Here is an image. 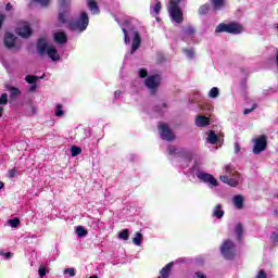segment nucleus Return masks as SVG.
Wrapping results in <instances>:
<instances>
[{
    "label": "nucleus",
    "instance_id": "obj_24",
    "mask_svg": "<svg viewBox=\"0 0 278 278\" xmlns=\"http://www.w3.org/2000/svg\"><path fill=\"white\" fill-rule=\"evenodd\" d=\"M225 216V211L223 210V204H217L213 208L212 217L217 218V220H222V218Z\"/></svg>",
    "mask_w": 278,
    "mask_h": 278
},
{
    "label": "nucleus",
    "instance_id": "obj_9",
    "mask_svg": "<svg viewBox=\"0 0 278 278\" xmlns=\"http://www.w3.org/2000/svg\"><path fill=\"white\" fill-rule=\"evenodd\" d=\"M266 149H268V138L266 137V135H261L260 137L254 139V155H260V153L266 151Z\"/></svg>",
    "mask_w": 278,
    "mask_h": 278
},
{
    "label": "nucleus",
    "instance_id": "obj_50",
    "mask_svg": "<svg viewBox=\"0 0 278 278\" xmlns=\"http://www.w3.org/2000/svg\"><path fill=\"white\" fill-rule=\"evenodd\" d=\"M255 278H268V276L266 275V270L261 269Z\"/></svg>",
    "mask_w": 278,
    "mask_h": 278
},
{
    "label": "nucleus",
    "instance_id": "obj_8",
    "mask_svg": "<svg viewBox=\"0 0 278 278\" xmlns=\"http://www.w3.org/2000/svg\"><path fill=\"white\" fill-rule=\"evenodd\" d=\"M161 81L162 77L157 74H153L144 79V86L150 90L151 94H155V92H157V88H160Z\"/></svg>",
    "mask_w": 278,
    "mask_h": 278
},
{
    "label": "nucleus",
    "instance_id": "obj_40",
    "mask_svg": "<svg viewBox=\"0 0 278 278\" xmlns=\"http://www.w3.org/2000/svg\"><path fill=\"white\" fill-rule=\"evenodd\" d=\"M0 257H3V260H12V252L0 250Z\"/></svg>",
    "mask_w": 278,
    "mask_h": 278
},
{
    "label": "nucleus",
    "instance_id": "obj_62",
    "mask_svg": "<svg viewBox=\"0 0 278 278\" xmlns=\"http://www.w3.org/2000/svg\"><path fill=\"white\" fill-rule=\"evenodd\" d=\"M3 188H5V182L0 181V192L3 190Z\"/></svg>",
    "mask_w": 278,
    "mask_h": 278
},
{
    "label": "nucleus",
    "instance_id": "obj_51",
    "mask_svg": "<svg viewBox=\"0 0 278 278\" xmlns=\"http://www.w3.org/2000/svg\"><path fill=\"white\" fill-rule=\"evenodd\" d=\"M3 23H5V14L0 13V29L3 27Z\"/></svg>",
    "mask_w": 278,
    "mask_h": 278
},
{
    "label": "nucleus",
    "instance_id": "obj_13",
    "mask_svg": "<svg viewBox=\"0 0 278 278\" xmlns=\"http://www.w3.org/2000/svg\"><path fill=\"white\" fill-rule=\"evenodd\" d=\"M194 34H197L194 26L189 25V26L182 28L180 38L184 42H187V45H192V42H194Z\"/></svg>",
    "mask_w": 278,
    "mask_h": 278
},
{
    "label": "nucleus",
    "instance_id": "obj_38",
    "mask_svg": "<svg viewBox=\"0 0 278 278\" xmlns=\"http://www.w3.org/2000/svg\"><path fill=\"white\" fill-rule=\"evenodd\" d=\"M123 94H125V92H123L122 90H116L114 92L113 103H116L118 99H123Z\"/></svg>",
    "mask_w": 278,
    "mask_h": 278
},
{
    "label": "nucleus",
    "instance_id": "obj_30",
    "mask_svg": "<svg viewBox=\"0 0 278 278\" xmlns=\"http://www.w3.org/2000/svg\"><path fill=\"white\" fill-rule=\"evenodd\" d=\"M54 116H56V118H62V116H64V106L62 104L55 105Z\"/></svg>",
    "mask_w": 278,
    "mask_h": 278
},
{
    "label": "nucleus",
    "instance_id": "obj_54",
    "mask_svg": "<svg viewBox=\"0 0 278 278\" xmlns=\"http://www.w3.org/2000/svg\"><path fill=\"white\" fill-rule=\"evenodd\" d=\"M123 71H125V63H123V66H122L121 71H119L121 79H125V77H126Z\"/></svg>",
    "mask_w": 278,
    "mask_h": 278
},
{
    "label": "nucleus",
    "instance_id": "obj_36",
    "mask_svg": "<svg viewBox=\"0 0 278 278\" xmlns=\"http://www.w3.org/2000/svg\"><path fill=\"white\" fill-rule=\"evenodd\" d=\"M184 53L188 60H194V50L193 49H184Z\"/></svg>",
    "mask_w": 278,
    "mask_h": 278
},
{
    "label": "nucleus",
    "instance_id": "obj_28",
    "mask_svg": "<svg viewBox=\"0 0 278 278\" xmlns=\"http://www.w3.org/2000/svg\"><path fill=\"white\" fill-rule=\"evenodd\" d=\"M75 233L78 238H86V236H88V229L84 226H77L75 228Z\"/></svg>",
    "mask_w": 278,
    "mask_h": 278
},
{
    "label": "nucleus",
    "instance_id": "obj_61",
    "mask_svg": "<svg viewBox=\"0 0 278 278\" xmlns=\"http://www.w3.org/2000/svg\"><path fill=\"white\" fill-rule=\"evenodd\" d=\"M197 264H203L204 260L203 257L195 258Z\"/></svg>",
    "mask_w": 278,
    "mask_h": 278
},
{
    "label": "nucleus",
    "instance_id": "obj_53",
    "mask_svg": "<svg viewBox=\"0 0 278 278\" xmlns=\"http://www.w3.org/2000/svg\"><path fill=\"white\" fill-rule=\"evenodd\" d=\"M219 179L223 181V184H228V181H229V176L223 175V176L219 177Z\"/></svg>",
    "mask_w": 278,
    "mask_h": 278
},
{
    "label": "nucleus",
    "instance_id": "obj_19",
    "mask_svg": "<svg viewBox=\"0 0 278 278\" xmlns=\"http://www.w3.org/2000/svg\"><path fill=\"white\" fill-rule=\"evenodd\" d=\"M5 88L7 90H9L10 92L9 97L12 101H16V99H18V97H21L22 94L21 89H18L17 87H14L12 85H7Z\"/></svg>",
    "mask_w": 278,
    "mask_h": 278
},
{
    "label": "nucleus",
    "instance_id": "obj_48",
    "mask_svg": "<svg viewBox=\"0 0 278 278\" xmlns=\"http://www.w3.org/2000/svg\"><path fill=\"white\" fill-rule=\"evenodd\" d=\"M64 275H68L70 277H75V268H65Z\"/></svg>",
    "mask_w": 278,
    "mask_h": 278
},
{
    "label": "nucleus",
    "instance_id": "obj_18",
    "mask_svg": "<svg viewBox=\"0 0 278 278\" xmlns=\"http://www.w3.org/2000/svg\"><path fill=\"white\" fill-rule=\"evenodd\" d=\"M162 11V2L160 0H151L150 2V14L157 18L160 12Z\"/></svg>",
    "mask_w": 278,
    "mask_h": 278
},
{
    "label": "nucleus",
    "instance_id": "obj_2",
    "mask_svg": "<svg viewBox=\"0 0 278 278\" xmlns=\"http://www.w3.org/2000/svg\"><path fill=\"white\" fill-rule=\"evenodd\" d=\"M68 18H71V0H59L58 23L60 25H67L70 31H77V34H84L90 25V17L86 11H81L76 20L68 21Z\"/></svg>",
    "mask_w": 278,
    "mask_h": 278
},
{
    "label": "nucleus",
    "instance_id": "obj_17",
    "mask_svg": "<svg viewBox=\"0 0 278 278\" xmlns=\"http://www.w3.org/2000/svg\"><path fill=\"white\" fill-rule=\"evenodd\" d=\"M52 38L56 45H60L61 47L66 45L68 42V35H66V31L64 30H58L53 33Z\"/></svg>",
    "mask_w": 278,
    "mask_h": 278
},
{
    "label": "nucleus",
    "instance_id": "obj_42",
    "mask_svg": "<svg viewBox=\"0 0 278 278\" xmlns=\"http://www.w3.org/2000/svg\"><path fill=\"white\" fill-rule=\"evenodd\" d=\"M269 240L270 242H273L274 244H278V233L273 231L269 236Z\"/></svg>",
    "mask_w": 278,
    "mask_h": 278
},
{
    "label": "nucleus",
    "instance_id": "obj_39",
    "mask_svg": "<svg viewBox=\"0 0 278 278\" xmlns=\"http://www.w3.org/2000/svg\"><path fill=\"white\" fill-rule=\"evenodd\" d=\"M149 75V72L147 71V68H139V73H138V77L140 79H147V77Z\"/></svg>",
    "mask_w": 278,
    "mask_h": 278
},
{
    "label": "nucleus",
    "instance_id": "obj_10",
    "mask_svg": "<svg viewBox=\"0 0 278 278\" xmlns=\"http://www.w3.org/2000/svg\"><path fill=\"white\" fill-rule=\"evenodd\" d=\"M159 131L161 139L165 140V142H173L175 140V132H173L168 124L159 123Z\"/></svg>",
    "mask_w": 278,
    "mask_h": 278
},
{
    "label": "nucleus",
    "instance_id": "obj_59",
    "mask_svg": "<svg viewBox=\"0 0 278 278\" xmlns=\"http://www.w3.org/2000/svg\"><path fill=\"white\" fill-rule=\"evenodd\" d=\"M273 92H277V88H269L267 94H273Z\"/></svg>",
    "mask_w": 278,
    "mask_h": 278
},
{
    "label": "nucleus",
    "instance_id": "obj_31",
    "mask_svg": "<svg viewBox=\"0 0 278 278\" xmlns=\"http://www.w3.org/2000/svg\"><path fill=\"white\" fill-rule=\"evenodd\" d=\"M117 238L119 240H125V241L129 240V229H127V228L122 229L118 232Z\"/></svg>",
    "mask_w": 278,
    "mask_h": 278
},
{
    "label": "nucleus",
    "instance_id": "obj_11",
    "mask_svg": "<svg viewBox=\"0 0 278 278\" xmlns=\"http://www.w3.org/2000/svg\"><path fill=\"white\" fill-rule=\"evenodd\" d=\"M45 77H47V74H42L41 76L26 75L24 80L26 84H29V87L26 89L27 92H36V90H38V81H40V79H45Z\"/></svg>",
    "mask_w": 278,
    "mask_h": 278
},
{
    "label": "nucleus",
    "instance_id": "obj_21",
    "mask_svg": "<svg viewBox=\"0 0 278 278\" xmlns=\"http://www.w3.org/2000/svg\"><path fill=\"white\" fill-rule=\"evenodd\" d=\"M87 8L90 10L91 14L97 15L101 14V9L99 8V3L94 0H87Z\"/></svg>",
    "mask_w": 278,
    "mask_h": 278
},
{
    "label": "nucleus",
    "instance_id": "obj_32",
    "mask_svg": "<svg viewBox=\"0 0 278 278\" xmlns=\"http://www.w3.org/2000/svg\"><path fill=\"white\" fill-rule=\"evenodd\" d=\"M198 12H199L200 16H205V15L210 14V3L202 4L199 8Z\"/></svg>",
    "mask_w": 278,
    "mask_h": 278
},
{
    "label": "nucleus",
    "instance_id": "obj_14",
    "mask_svg": "<svg viewBox=\"0 0 278 278\" xmlns=\"http://www.w3.org/2000/svg\"><path fill=\"white\" fill-rule=\"evenodd\" d=\"M166 110H168V104L166 102H161L152 108L150 116L152 118H163Z\"/></svg>",
    "mask_w": 278,
    "mask_h": 278
},
{
    "label": "nucleus",
    "instance_id": "obj_57",
    "mask_svg": "<svg viewBox=\"0 0 278 278\" xmlns=\"http://www.w3.org/2000/svg\"><path fill=\"white\" fill-rule=\"evenodd\" d=\"M135 161H136V154H129L128 162H135Z\"/></svg>",
    "mask_w": 278,
    "mask_h": 278
},
{
    "label": "nucleus",
    "instance_id": "obj_64",
    "mask_svg": "<svg viewBox=\"0 0 278 278\" xmlns=\"http://www.w3.org/2000/svg\"><path fill=\"white\" fill-rule=\"evenodd\" d=\"M3 116V106L0 105V118Z\"/></svg>",
    "mask_w": 278,
    "mask_h": 278
},
{
    "label": "nucleus",
    "instance_id": "obj_60",
    "mask_svg": "<svg viewBox=\"0 0 278 278\" xmlns=\"http://www.w3.org/2000/svg\"><path fill=\"white\" fill-rule=\"evenodd\" d=\"M53 253H55L56 257L60 255V250L58 249V244H55V249L53 250Z\"/></svg>",
    "mask_w": 278,
    "mask_h": 278
},
{
    "label": "nucleus",
    "instance_id": "obj_12",
    "mask_svg": "<svg viewBox=\"0 0 278 278\" xmlns=\"http://www.w3.org/2000/svg\"><path fill=\"white\" fill-rule=\"evenodd\" d=\"M17 37L14 36L13 33H7L4 35V47L7 49H15V51H21L23 49V46L21 43H16Z\"/></svg>",
    "mask_w": 278,
    "mask_h": 278
},
{
    "label": "nucleus",
    "instance_id": "obj_15",
    "mask_svg": "<svg viewBox=\"0 0 278 278\" xmlns=\"http://www.w3.org/2000/svg\"><path fill=\"white\" fill-rule=\"evenodd\" d=\"M15 34L21 38H31L34 35V29L29 23H24L22 26L16 28Z\"/></svg>",
    "mask_w": 278,
    "mask_h": 278
},
{
    "label": "nucleus",
    "instance_id": "obj_47",
    "mask_svg": "<svg viewBox=\"0 0 278 278\" xmlns=\"http://www.w3.org/2000/svg\"><path fill=\"white\" fill-rule=\"evenodd\" d=\"M242 92H247V78H242L239 83Z\"/></svg>",
    "mask_w": 278,
    "mask_h": 278
},
{
    "label": "nucleus",
    "instance_id": "obj_37",
    "mask_svg": "<svg viewBox=\"0 0 278 278\" xmlns=\"http://www.w3.org/2000/svg\"><path fill=\"white\" fill-rule=\"evenodd\" d=\"M17 174H18V169H16V167H14V168L8 170L7 177L9 179H14V177H16Z\"/></svg>",
    "mask_w": 278,
    "mask_h": 278
},
{
    "label": "nucleus",
    "instance_id": "obj_45",
    "mask_svg": "<svg viewBox=\"0 0 278 278\" xmlns=\"http://www.w3.org/2000/svg\"><path fill=\"white\" fill-rule=\"evenodd\" d=\"M38 275L40 278H43L47 276V267L45 266H40L39 269H38Z\"/></svg>",
    "mask_w": 278,
    "mask_h": 278
},
{
    "label": "nucleus",
    "instance_id": "obj_4",
    "mask_svg": "<svg viewBox=\"0 0 278 278\" xmlns=\"http://www.w3.org/2000/svg\"><path fill=\"white\" fill-rule=\"evenodd\" d=\"M37 53L40 58L48 55L52 62H60V54L58 53V48L50 45L49 40L45 37L37 39Z\"/></svg>",
    "mask_w": 278,
    "mask_h": 278
},
{
    "label": "nucleus",
    "instance_id": "obj_27",
    "mask_svg": "<svg viewBox=\"0 0 278 278\" xmlns=\"http://www.w3.org/2000/svg\"><path fill=\"white\" fill-rule=\"evenodd\" d=\"M143 238H144V236L142 235V232L137 231L135 233V237L132 238V244H135V247H142Z\"/></svg>",
    "mask_w": 278,
    "mask_h": 278
},
{
    "label": "nucleus",
    "instance_id": "obj_5",
    "mask_svg": "<svg viewBox=\"0 0 278 278\" xmlns=\"http://www.w3.org/2000/svg\"><path fill=\"white\" fill-rule=\"evenodd\" d=\"M181 0H169L168 14L174 25H181L184 23V10L179 7Z\"/></svg>",
    "mask_w": 278,
    "mask_h": 278
},
{
    "label": "nucleus",
    "instance_id": "obj_55",
    "mask_svg": "<svg viewBox=\"0 0 278 278\" xmlns=\"http://www.w3.org/2000/svg\"><path fill=\"white\" fill-rule=\"evenodd\" d=\"M195 277L197 278H207V276L205 274H203L202 271H195Z\"/></svg>",
    "mask_w": 278,
    "mask_h": 278
},
{
    "label": "nucleus",
    "instance_id": "obj_29",
    "mask_svg": "<svg viewBox=\"0 0 278 278\" xmlns=\"http://www.w3.org/2000/svg\"><path fill=\"white\" fill-rule=\"evenodd\" d=\"M72 157H77V155H81V147L73 144L70 149Z\"/></svg>",
    "mask_w": 278,
    "mask_h": 278
},
{
    "label": "nucleus",
    "instance_id": "obj_7",
    "mask_svg": "<svg viewBox=\"0 0 278 278\" xmlns=\"http://www.w3.org/2000/svg\"><path fill=\"white\" fill-rule=\"evenodd\" d=\"M220 253L225 260H233L236 257V243L230 239L223 242Z\"/></svg>",
    "mask_w": 278,
    "mask_h": 278
},
{
    "label": "nucleus",
    "instance_id": "obj_3",
    "mask_svg": "<svg viewBox=\"0 0 278 278\" xmlns=\"http://www.w3.org/2000/svg\"><path fill=\"white\" fill-rule=\"evenodd\" d=\"M116 23H118L119 27H122V31L124 34V42L125 45H131L130 55H134L136 51L140 49L142 45V37H140V33L136 26L131 25V21L128 18L123 20L122 22L118 17H115ZM132 36V43H131Z\"/></svg>",
    "mask_w": 278,
    "mask_h": 278
},
{
    "label": "nucleus",
    "instance_id": "obj_33",
    "mask_svg": "<svg viewBox=\"0 0 278 278\" xmlns=\"http://www.w3.org/2000/svg\"><path fill=\"white\" fill-rule=\"evenodd\" d=\"M219 94H220V89H218V87H213L208 91V99H218Z\"/></svg>",
    "mask_w": 278,
    "mask_h": 278
},
{
    "label": "nucleus",
    "instance_id": "obj_22",
    "mask_svg": "<svg viewBox=\"0 0 278 278\" xmlns=\"http://www.w3.org/2000/svg\"><path fill=\"white\" fill-rule=\"evenodd\" d=\"M195 125L200 128L210 127V118L204 115H197Z\"/></svg>",
    "mask_w": 278,
    "mask_h": 278
},
{
    "label": "nucleus",
    "instance_id": "obj_25",
    "mask_svg": "<svg viewBox=\"0 0 278 278\" xmlns=\"http://www.w3.org/2000/svg\"><path fill=\"white\" fill-rule=\"evenodd\" d=\"M235 233L237 236L238 242H242V236H244V226L241 223H238L235 227Z\"/></svg>",
    "mask_w": 278,
    "mask_h": 278
},
{
    "label": "nucleus",
    "instance_id": "obj_26",
    "mask_svg": "<svg viewBox=\"0 0 278 278\" xmlns=\"http://www.w3.org/2000/svg\"><path fill=\"white\" fill-rule=\"evenodd\" d=\"M206 142H208V144H217L218 143V135H216V131H214V130L208 131Z\"/></svg>",
    "mask_w": 278,
    "mask_h": 278
},
{
    "label": "nucleus",
    "instance_id": "obj_56",
    "mask_svg": "<svg viewBox=\"0 0 278 278\" xmlns=\"http://www.w3.org/2000/svg\"><path fill=\"white\" fill-rule=\"evenodd\" d=\"M235 153H240V143L239 142L235 143Z\"/></svg>",
    "mask_w": 278,
    "mask_h": 278
},
{
    "label": "nucleus",
    "instance_id": "obj_20",
    "mask_svg": "<svg viewBox=\"0 0 278 278\" xmlns=\"http://www.w3.org/2000/svg\"><path fill=\"white\" fill-rule=\"evenodd\" d=\"M88 225L91 226L92 229H96V230L105 229V224L103 222L99 220V218L89 217Z\"/></svg>",
    "mask_w": 278,
    "mask_h": 278
},
{
    "label": "nucleus",
    "instance_id": "obj_52",
    "mask_svg": "<svg viewBox=\"0 0 278 278\" xmlns=\"http://www.w3.org/2000/svg\"><path fill=\"white\" fill-rule=\"evenodd\" d=\"M12 10H14V7L12 5V3L8 2L5 4V12H12Z\"/></svg>",
    "mask_w": 278,
    "mask_h": 278
},
{
    "label": "nucleus",
    "instance_id": "obj_1",
    "mask_svg": "<svg viewBox=\"0 0 278 278\" xmlns=\"http://www.w3.org/2000/svg\"><path fill=\"white\" fill-rule=\"evenodd\" d=\"M167 151L169 155H173L174 157L172 163L180 168L186 177L199 179L201 184H206L210 188H218V179H216L214 175L207 173L205 167H203L201 160H194L190 151L175 146H168ZM192 160H194L193 163Z\"/></svg>",
    "mask_w": 278,
    "mask_h": 278
},
{
    "label": "nucleus",
    "instance_id": "obj_6",
    "mask_svg": "<svg viewBox=\"0 0 278 278\" xmlns=\"http://www.w3.org/2000/svg\"><path fill=\"white\" fill-rule=\"evenodd\" d=\"M231 34L232 36H238L242 34V25L238 24V22H230L228 24L220 23L215 28V34Z\"/></svg>",
    "mask_w": 278,
    "mask_h": 278
},
{
    "label": "nucleus",
    "instance_id": "obj_16",
    "mask_svg": "<svg viewBox=\"0 0 278 278\" xmlns=\"http://www.w3.org/2000/svg\"><path fill=\"white\" fill-rule=\"evenodd\" d=\"M186 262L184 258H178L175 262H170L168 264H166L160 271L161 276H159L157 278H168L170 277V273L173 270V266H175V264H180Z\"/></svg>",
    "mask_w": 278,
    "mask_h": 278
},
{
    "label": "nucleus",
    "instance_id": "obj_44",
    "mask_svg": "<svg viewBox=\"0 0 278 278\" xmlns=\"http://www.w3.org/2000/svg\"><path fill=\"white\" fill-rule=\"evenodd\" d=\"M106 5H113L112 10H118V2L116 0H108Z\"/></svg>",
    "mask_w": 278,
    "mask_h": 278
},
{
    "label": "nucleus",
    "instance_id": "obj_43",
    "mask_svg": "<svg viewBox=\"0 0 278 278\" xmlns=\"http://www.w3.org/2000/svg\"><path fill=\"white\" fill-rule=\"evenodd\" d=\"M1 105H8V94L3 92L0 97V106Z\"/></svg>",
    "mask_w": 278,
    "mask_h": 278
},
{
    "label": "nucleus",
    "instance_id": "obj_41",
    "mask_svg": "<svg viewBox=\"0 0 278 278\" xmlns=\"http://www.w3.org/2000/svg\"><path fill=\"white\" fill-rule=\"evenodd\" d=\"M34 3H39L41 8H47L51 0H31Z\"/></svg>",
    "mask_w": 278,
    "mask_h": 278
},
{
    "label": "nucleus",
    "instance_id": "obj_58",
    "mask_svg": "<svg viewBox=\"0 0 278 278\" xmlns=\"http://www.w3.org/2000/svg\"><path fill=\"white\" fill-rule=\"evenodd\" d=\"M36 114H38L36 106H31V116H36Z\"/></svg>",
    "mask_w": 278,
    "mask_h": 278
},
{
    "label": "nucleus",
    "instance_id": "obj_23",
    "mask_svg": "<svg viewBox=\"0 0 278 278\" xmlns=\"http://www.w3.org/2000/svg\"><path fill=\"white\" fill-rule=\"evenodd\" d=\"M232 203L237 210H243L244 208V197H242V194L233 195Z\"/></svg>",
    "mask_w": 278,
    "mask_h": 278
},
{
    "label": "nucleus",
    "instance_id": "obj_63",
    "mask_svg": "<svg viewBox=\"0 0 278 278\" xmlns=\"http://www.w3.org/2000/svg\"><path fill=\"white\" fill-rule=\"evenodd\" d=\"M273 215L278 218V210L277 208L274 210Z\"/></svg>",
    "mask_w": 278,
    "mask_h": 278
},
{
    "label": "nucleus",
    "instance_id": "obj_46",
    "mask_svg": "<svg viewBox=\"0 0 278 278\" xmlns=\"http://www.w3.org/2000/svg\"><path fill=\"white\" fill-rule=\"evenodd\" d=\"M254 110H257V103H253L251 109H244L243 114L247 116L248 114H251Z\"/></svg>",
    "mask_w": 278,
    "mask_h": 278
},
{
    "label": "nucleus",
    "instance_id": "obj_34",
    "mask_svg": "<svg viewBox=\"0 0 278 278\" xmlns=\"http://www.w3.org/2000/svg\"><path fill=\"white\" fill-rule=\"evenodd\" d=\"M214 10H220L225 5V0H211Z\"/></svg>",
    "mask_w": 278,
    "mask_h": 278
},
{
    "label": "nucleus",
    "instance_id": "obj_49",
    "mask_svg": "<svg viewBox=\"0 0 278 278\" xmlns=\"http://www.w3.org/2000/svg\"><path fill=\"white\" fill-rule=\"evenodd\" d=\"M227 186H231V188H236L238 186V181H236L233 178H228V182H226Z\"/></svg>",
    "mask_w": 278,
    "mask_h": 278
},
{
    "label": "nucleus",
    "instance_id": "obj_35",
    "mask_svg": "<svg viewBox=\"0 0 278 278\" xmlns=\"http://www.w3.org/2000/svg\"><path fill=\"white\" fill-rule=\"evenodd\" d=\"M10 227H12V229H16V227H18V225H21V219H18V217H13L11 219L8 220Z\"/></svg>",
    "mask_w": 278,
    "mask_h": 278
}]
</instances>
